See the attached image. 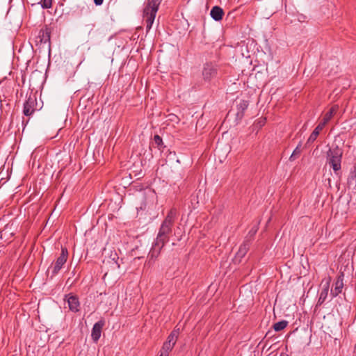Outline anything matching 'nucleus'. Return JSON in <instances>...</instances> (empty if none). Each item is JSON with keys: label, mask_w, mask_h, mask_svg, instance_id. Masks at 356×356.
Masks as SVG:
<instances>
[{"label": "nucleus", "mask_w": 356, "mask_h": 356, "mask_svg": "<svg viewBox=\"0 0 356 356\" xmlns=\"http://www.w3.org/2000/svg\"><path fill=\"white\" fill-rule=\"evenodd\" d=\"M104 0H94V3L96 6H101L103 3Z\"/></svg>", "instance_id": "nucleus-25"}, {"label": "nucleus", "mask_w": 356, "mask_h": 356, "mask_svg": "<svg viewBox=\"0 0 356 356\" xmlns=\"http://www.w3.org/2000/svg\"><path fill=\"white\" fill-rule=\"evenodd\" d=\"M162 0H146L143 8V17L145 21L146 32L152 29L157 11Z\"/></svg>", "instance_id": "nucleus-2"}, {"label": "nucleus", "mask_w": 356, "mask_h": 356, "mask_svg": "<svg viewBox=\"0 0 356 356\" xmlns=\"http://www.w3.org/2000/svg\"><path fill=\"white\" fill-rule=\"evenodd\" d=\"M67 303L72 312H76L79 310V301L77 297L74 296H70L67 298Z\"/></svg>", "instance_id": "nucleus-14"}, {"label": "nucleus", "mask_w": 356, "mask_h": 356, "mask_svg": "<svg viewBox=\"0 0 356 356\" xmlns=\"http://www.w3.org/2000/svg\"><path fill=\"white\" fill-rule=\"evenodd\" d=\"M265 121H266L265 119H260L259 120V124H260V126H263L265 123Z\"/></svg>", "instance_id": "nucleus-26"}, {"label": "nucleus", "mask_w": 356, "mask_h": 356, "mask_svg": "<svg viewBox=\"0 0 356 356\" xmlns=\"http://www.w3.org/2000/svg\"><path fill=\"white\" fill-rule=\"evenodd\" d=\"M250 248V242L245 241L239 248L238 251L236 254V259H238L239 261L246 254Z\"/></svg>", "instance_id": "nucleus-16"}, {"label": "nucleus", "mask_w": 356, "mask_h": 356, "mask_svg": "<svg viewBox=\"0 0 356 356\" xmlns=\"http://www.w3.org/2000/svg\"><path fill=\"white\" fill-rule=\"evenodd\" d=\"M248 106V102L245 100H241L239 104L237 105V118L241 119L243 117L244 111L247 109Z\"/></svg>", "instance_id": "nucleus-17"}, {"label": "nucleus", "mask_w": 356, "mask_h": 356, "mask_svg": "<svg viewBox=\"0 0 356 356\" xmlns=\"http://www.w3.org/2000/svg\"><path fill=\"white\" fill-rule=\"evenodd\" d=\"M104 324L105 322L104 320H100L94 324L92 329L91 337L95 342H97V341L99 339Z\"/></svg>", "instance_id": "nucleus-9"}, {"label": "nucleus", "mask_w": 356, "mask_h": 356, "mask_svg": "<svg viewBox=\"0 0 356 356\" xmlns=\"http://www.w3.org/2000/svg\"><path fill=\"white\" fill-rule=\"evenodd\" d=\"M339 109V106L337 105H334L330 108V109L324 115L323 118L321 123H323L324 125H326L327 123L332 118V117L336 114Z\"/></svg>", "instance_id": "nucleus-13"}, {"label": "nucleus", "mask_w": 356, "mask_h": 356, "mask_svg": "<svg viewBox=\"0 0 356 356\" xmlns=\"http://www.w3.org/2000/svg\"><path fill=\"white\" fill-rule=\"evenodd\" d=\"M325 125H324L323 123L321 122H320L317 125V127L314 129V130L312 131L309 138L307 139V141L306 143L307 145L313 143L316 140L320 131L325 127Z\"/></svg>", "instance_id": "nucleus-11"}, {"label": "nucleus", "mask_w": 356, "mask_h": 356, "mask_svg": "<svg viewBox=\"0 0 356 356\" xmlns=\"http://www.w3.org/2000/svg\"><path fill=\"white\" fill-rule=\"evenodd\" d=\"M224 15V11L220 6H213L210 12V15L215 21H220L222 19Z\"/></svg>", "instance_id": "nucleus-12"}, {"label": "nucleus", "mask_w": 356, "mask_h": 356, "mask_svg": "<svg viewBox=\"0 0 356 356\" xmlns=\"http://www.w3.org/2000/svg\"><path fill=\"white\" fill-rule=\"evenodd\" d=\"M173 347H174L173 345L165 341L162 346L161 350L168 353L172 349Z\"/></svg>", "instance_id": "nucleus-22"}, {"label": "nucleus", "mask_w": 356, "mask_h": 356, "mask_svg": "<svg viewBox=\"0 0 356 356\" xmlns=\"http://www.w3.org/2000/svg\"><path fill=\"white\" fill-rule=\"evenodd\" d=\"M168 353L161 350V353H160L159 356H168Z\"/></svg>", "instance_id": "nucleus-27"}, {"label": "nucleus", "mask_w": 356, "mask_h": 356, "mask_svg": "<svg viewBox=\"0 0 356 356\" xmlns=\"http://www.w3.org/2000/svg\"><path fill=\"white\" fill-rule=\"evenodd\" d=\"M154 143L156 145V147L161 151L163 150L165 146L163 145V142L162 138L159 135H155L154 136Z\"/></svg>", "instance_id": "nucleus-19"}, {"label": "nucleus", "mask_w": 356, "mask_h": 356, "mask_svg": "<svg viewBox=\"0 0 356 356\" xmlns=\"http://www.w3.org/2000/svg\"><path fill=\"white\" fill-rule=\"evenodd\" d=\"M177 216V210L175 209H171L168 213L164 220L162 222L161 227L159 229L155 241L157 243L165 245L169 241V236L172 233V226L174 225L175 220Z\"/></svg>", "instance_id": "nucleus-1"}, {"label": "nucleus", "mask_w": 356, "mask_h": 356, "mask_svg": "<svg viewBox=\"0 0 356 356\" xmlns=\"http://www.w3.org/2000/svg\"><path fill=\"white\" fill-rule=\"evenodd\" d=\"M288 322L286 321H281L274 324L273 328L275 331H281L287 326Z\"/></svg>", "instance_id": "nucleus-20"}, {"label": "nucleus", "mask_w": 356, "mask_h": 356, "mask_svg": "<svg viewBox=\"0 0 356 356\" xmlns=\"http://www.w3.org/2000/svg\"><path fill=\"white\" fill-rule=\"evenodd\" d=\"M218 67L216 64L207 63L202 70V76L205 81H210L218 75Z\"/></svg>", "instance_id": "nucleus-5"}, {"label": "nucleus", "mask_w": 356, "mask_h": 356, "mask_svg": "<svg viewBox=\"0 0 356 356\" xmlns=\"http://www.w3.org/2000/svg\"><path fill=\"white\" fill-rule=\"evenodd\" d=\"M68 257V251L67 249L65 247H62L61 252L60 256L56 259L54 264H52L51 266L49 267L47 272H51V277H54L56 275L60 270L62 268L63 265L66 263Z\"/></svg>", "instance_id": "nucleus-4"}, {"label": "nucleus", "mask_w": 356, "mask_h": 356, "mask_svg": "<svg viewBox=\"0 0 356 356\" xmlns=\"http://www.w3.org/2000/svg\"><path fill=\"white\" fill-rule=\"evenodd\" d=\"M343 273H340L337 277V280L334 282V288L331 290V296L332 298L337 297L339 293H341L343 288Z\"/></svg>", "instance_id": "nucleus-8"}, {"label": "nucleus", "mask_w": 356, "mask_h": 356, "mask_svg": "<svg viewBox=\"0 0 356 356\" xmlns=\"http://www.w3.org/2000/svg\"><path fill=\"white\" fill-rule=\"evenodd\" d=\"M257 227H253L249 232V234L250 235V236H253L257 233Z\"/></svg>", "instance_id": "nucleus-24"}, {"label": "nucleus", "mask_w": 356, "mask_h": 356, "mask_svg": "<svg viewBox=\"0 0 356 356\" xmlns=\"http://www.w3.org/2000/svg\"><path fill=\"white\" fill-rule=\"evenodd\" d=\"M164 245H161V243L159 244L156 241H154L147 256L149 264H152L155 261L156 258L159 256Z\"/></svg>", "instance_id": "nucleus-7"}, {"label": "nucleus", "mask_w": 356, "mask_h": 356, "mask_svg": "<svg viewBox=\"0 0 356 356\" xmlns=\"http://www.w3.org/2000/svg\"><path fill=\"white\" fill-rule=\"evenodd\" d=\"M52 1L53 0H42V7L43 8H50L52 6Z\"/></svg>", "instance_id": "nucleus-23"}, {"label": "nucleus", "mask_w": 356, "mask_h": 356, "mask_svg": "<svg viewBox=\"0 0 356 356\" xmlns=\"http://www.w3.org/2000/svg\"><path fill=\"white\" fill-rule=\"evenodd\" d=\"M301 143H300L296 148L293 150L292 154L290 156V160L293 161L296 159V158L300 154L301 152Z\"/></svg>", "instance_id": "nucleus-21"}, {"label": "nucleus", "mask_w": 356, "mask_h": 356, "mask_svg": "<svg viewBox=\"0 0 356 356\" xmlns=\"http://www.w3.org/2000/svg\"><path fill=\"white\" fill-rule=\"evenodd\" d=\"M341 159L342 152L338 147L330 148L327 152L326 163L333 169L336 175H338L341 168Z\"/></svg>", "instance_id": "nucleus-3"}, {"label": "nucleus", "mask_w": 356, "mask_h": 356, "mask_svg": "<svg viewBox=\"0 0 356 356\" xmlns=\"http://www.w3.org/2000/svg\"><path fill=\"white\" fill-rule=\"evenodd\" d=\"M37 108L35 95H30L24 104L23 113L26 116L31 115Z\"/></svg>", "instance_id": "nucleus-6"}, {"label": "nucleus", "mask_w": 356, "mask_h": 356, "mask_svg": "<svg viewBox=\"0 0 356 356\" xmlns=\"http://www.w3.org/2000/svg\"><path fill=\"white\" fill-rule=\"evenodd\" d=\"M330 288V282L327 281L325 284H323V289L320 293L317 304L321 305H322L326 300L328 296V291Z\"/></svg>", "instance_id": "nucleus-15"}, {"label": "nucleus", "mask_w": 356, "mask_h": 356, "mask_svg": "<svg viewBox=\"0 0 356 356\" xmlns=\"http://www.w3.org/2000/svg\"><path fill=\"white\" fill-rule=\"evenodd\" d=\"M50 29L47 27L40 29L38 34L40 43L47 44L50 47Z\"/></svg>", "instance_id": "nucleus-10"}, {"label": "nucleus", "mask_w": 356, "mask_h": 356, "mask_svg": "<svg viewBox=\"0 0 356 356\" xmlns=\"http://www.w3.org/2000/svg\"><path fill=\"white\" fill-rule=\"evenodd\" d=\"M179 333V330H174L170 335L168 337L167 342L171 343L172 345L175 346L177 341V339L178 338Z\"/></svg>", "instance_id": "nucleus-18"}]
</instances>
